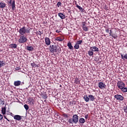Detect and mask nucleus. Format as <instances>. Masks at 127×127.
Instances as JSON below:
<instances>
[{"instance_id":"8","label":"nucleus","mask_w":127,"mask_h":127,"mask_svg":"<svg viewBox=\"0 0 127 127\" xmlns=\"http://www.w3.org/2000/svg\"><path fill=\"white\" fill-rule=\"evenodd\" d=\"M28 102H29V104H30V106H33L35 105V100L32 97H29L28 99Z\"/></svg>"},{"instance_id":"31","label":"nucleus","mask_w":127,"mask_h":127,"mask_svg":"<svg viewBox=\"0 0 127 127\" xmlns=\"http://www.w3.org/2000/svg\"><path fill=\"white\" fill-rule=\"evenodd\" d=\"M83 41L82 40H79V41H77V42H76L75 44L76 45H81V43H82Z\"/></svg>"},{"instance_id":"9","label":"nucleus","mask_w":127,"mask_h":127,"mask_svg":"<svg viewBox=\"0 0 127 127\" xmlns=\"http://www.w3.org/2000/svg\"><path fill=\"white\" fill-rule=\"evenodd\" d=\"M89 51L94 52H99V49L97 46H92L89 48Z\"/></svg>"},{"instance_id":"16","label":"nucleus","mask_w":127,"mask_h":127,"mask_svg":"<svg viewBox=\"0 0 127 127\" xmlns=\"http://www.w3.org/2000/svg\"><path fill=\"white\" fill-rule=\"evenodd\" d=\"M88 98L89 99V101H95V97H94V95H88Z\"/></svg>"},{"instance_id":"2","label":"nucleus","mask_w":127,"mask_h":127,"mask_svg":"<svg viewBox=\"0 0 127 127\" xmlns=\"http://www.w3.org/2000/svg\"><path fill=\"white\" fill-rule=\"evenodd\" d=\"M117 87L120 90H121L122 93L127 92V87H125V83L123 81H118L117 83Z\"/></svg>"},{"instance_id":"24","label":"nucleus","mask_w":127,"mask_h":127,"mask_svg":"<svg viewBox=\"0 0 127 127\" xmlns=\"http://www.w3.org/2000/svg\"><path fill=\"white\" fill-rule=\"evenodd\" d=\"M94 52V51L89 50L88 52V54L89 56V57H93Z\"/></svg>"},{"instance_id":"7","label":"nucleus","mask_w":127,"mask_h":127,"mask_svg":"<svg viewBox=\"0 0 127 127\" xmlns=\"http://www.w3.org/2000/svg\"><path fill=\"white\" fill-rule=\"evenodd\" d=\"M98 87L101 89H106V85L103 82H98Z\"/></svg>"},{"instance_id":"46","label":"nucleus","mask_w":127,"mask_h":127,"mask_svg":"<svg viewBox=\"0 0 127 127\" xmlns=\"http://www.w3.org/2000/svg\"><path fill=\"white\" fill-rule=\"evenodd\" d=\"M10 116H11V117H14L13 113H10Z\"/></svg>"},{"instance_id":"10","label":"nucleus","mask_w":127,"mask_h":127,"mask_svg":"<svg viewBox=\"0 0 127 127\" xmlns=\"http://www.w3.org/2000/svg\"><path fill=\"white\" fill-rule=\"evenodd\" d=\"M82 28L84 31H88V28L86 25V22H82Z\"/></svg>"},{"instance_id":"38","label":"nucleus","mask_w":127,"mask_h":127,"mask_svg":"<svg viewBox=\"0 0 127 127\" xmlns=\"http://www.w3.org/2000/svg\"><path fill=\"white\" fill-rule=\"evenodd\" d=\"M110 32H109V36H111L112 37H114V36L113 35V34H112V30H110Z\"/></svg>"},{"instance_id":"5","label":"nucleus","mask_w":127,"mask_h":127,"mask_svg":"<svg viewBox=\"0 0 127 127\" xmlns=\"http://www.w3.org/2000/svg\"><path fill=\"white\" fill-rule=\"evenodd\" d=\"M114 98L117 100V101H123L125 98L121 95L116 94L114 95Z\"/></svg>"},{"instance_id":"17","label":"nucleus","mask_w":127,"mask_h":127,"mask_svg":"<svg viewBox=\"0 0 127 127\" xmlns=\"http://www.w3.org/2000/svg\"><path fill=\"white\" fill-rule=\"evenodd\" d=\"M58 16L61 17V19H64V18H65V15L64 14H63V13H61V12L58 13Z\"/></svg>"},{"instance_id":"15","label":"nucleus","mask_w":127,"mask_h":127,"mask_svg":"<svg viewBox=\"0 0 127 127\" xmlns=\"http://www.w3.org/2000/svg\"><path fill=\"white\" fill-rule=\"evenodd\" d=\"M9 49H16L17 45L16 44H11L9 45Z\"/></svg>"},{"instance_id":"29","label":"nucleus","mask_w":127,"mask_h":127,"mask_svg":"<svg viewBox=\"0 0 127 127\" xmlns=\"http://www.w3.org/2000/svg\"><path fill=\"white\" fill-rule=\"evenodd\" d=\"M74 48L75 50H78L79 49V45L78 44H75L74 46Z\"/></svg>"},{"instance_id":"21","label":"nucleus","mask_w":127,"mask_h":127,"mask_svg":"<svg viewBox=\"0 0 127 127\" xmlns=\"http://www.w3.org/2000/svg\"><path fill=\"white\" fill-rule=\"evenodd\" d=\"M6 6V4L3 2H0V8H4Z\"/></svg>"},{"instance_id":"39","label":"nucleus","mask_w":127,"mask_h":127,"mask_svg":"<svg viewBox=\"0 0 127 127\" xmlns=\"http://www.w3.org/2000/svg\"><path fill=\"white\" fill-rule=\"evenodd\" d=\"M3 119V116L0 114V121L2 120Z\"/></svg>"},{"instance_id":"34","label":"nucleus","mask_w":127,"mask_h":127,"mask_svg":"<svg viewBox=\"0 0 127 127\" xmlns=\"http://www.w3.org/2000/svg\"><path fill=\"white\" fill-rule=\"evenodd\" d=\"M62 5V3H61V2H58L57 6L58 7H60V6H61Z\"/></svg>"},{"instance_id":"43","label":"nucleus","mask_w":127,"mask_h":127,"mask_svg":"<svg viewBox=\"0 0 127 127\" xmlns=\"http://www.w3.org/2000/svg\"><path fill=\"white\" fill-rule=\"evenodd\" d=\"M15 70H20V67H17L15 68Z\"/></svg>"},{"instance_id":"42","label":"nucleus","mask_w":127,"mask_h":127,"mask_svg":"<svg viewBox=\"0 0 127 127\" xmlns=\"http://www.w3.org/2000/svg\"><path fill=\"white\" fill-rule=\"evenodd\" d=\"M105 31H106V33H110V30H109V29H106Z\"/></svg>"},{"instance_id":"20","label":"nucleus","mask_w":127,"mask_h":127,"mask_svg":"<svg viewBox=\"0 0 127 127\" xmlns=\"http://www.w3.org/2000/svg\"><path fill=\"white\" fill-rule=\"evenodd\" d=\"M67 46H68L69 49L71 50H73L74 48L72 46L71 42H68V44H67Z\"/></svg>"},{"instance_id":"35","label":"nucleus","mask_w":127,"mask_h":127,"mask_svg":"<svg viewBox=\"0 0 127 127\" xmlns=\"http://www.w3.org/2000/svg\"><path fill=\"white\" fill-rule=\"evenodd\" d=\"M24 107L25 109H26V110H28V109H29V107H28V105L25 104Z\"/></svg>"},{"instance_id":"41","label":"nucleus","mask_w":127,"mask_h":127,"mask_svg":"<svg viewBox=\"0 0 127 127\" xmlns=\"http://www.w3.org/2000/svg\"><path fill=\"white\" fill-rule=\"evenodd\" d=\"M48 98V96H47V95H43V98L44 99H46Z\"/></svg>"},{"instance_id":"27","label":"nucleus","mask_w":127,"mask_h":127,"mask_svg":"<svg viewBox=\"0 0 127 127\" xmlns=\"http://www.w3.org/2000/svg\"><path fill=\"white\" fill-rule=\"evenodd\" d=\"M68 123L69 125H70V124L73 125V124H74V121L71 119H68Z\"/></svg>"},{"instance_id":"18","label":"nucleus","mask_w":127,"mask_h":127,"mask_svg":"<svg viewBox=\"0 0 127 127\" xmlns=\"http://www.w3.org/2000/svg\"><path fill=\"white\" fill-rule=\"evenodd\" d=\"M21 85V81H15V82H14V86L17 87L19 86H20Z\"/></svg>"},{"instance_id":"6","label":"nucleus","mask_w":127,"mask_h":127,"mask_svg":"<svg viewBox=\"0 0 127 127\" xmlns=\"http://www.w3.org/2000/svg\"><path fill=\"white\" fill-rule=\"evenodd\" d=\"M71 120H72V121H74V124H77L79 120V117L77 115H74L73 116H72V118L71 119Z\"/></svg>"},{"instance_id":"22","label":"nucleus","mask_w":127,"mask_h":127,"mask_svg":"<svg viewBox=\"0 0 127 127\" xmlns=\"http://www.w3.org/2000/svg\"><path fill=\"white\" fill-rule=\"evenodd\" d=\"M83 99H84V101L86 102H88L89 101H90V99H89V97H88V95H84V96L83 97Z\"/></svg>"},{"instance_id":"26","label":"nucleus","mask_w":127,"mask_h":127,"mask_svg":"<svg viewBox=\"0 0 127 127\" xmlns=\"http://www.w3.org/2000/svg\"><path fill=\"white\" fill-rule=\"evenodd\" d=\"M26 50L28 51H33L34 48L32 46H26Z\"/></svg>"},{"instance_id":"19","label":"nucleus","mask_w":127,"mask_h":127,"mask_svg":"<svg viewBox=\"0 0 127 127\" xmlns=\"http://www.w3.org/2000/svg\"><path fill=\"white\" fill-rule=\"evenodd\" d=\"M64 40V37H58L56 38V41H57L58 42H62Z\"/></svg>"},{"instance_id":"44","label":"nucleus","mask_w":127,"mask_h":127,"mask_svg":"<svg viewBox=\"0 0 127 127\" xmlns=\"http://www.w3.org/2000/svg\"><path fill=\"white\" fill-rule=\"evenodd\" d=\"M56 32L57 33H60V32H61V31H60L59 30H56Z\"/></svg>"},{"instance_id":"1","label":"nucleus","mask_w":127,"mask_h":127,"mask_svg":"<svg viewBox=\"0 0 127 127\" xmlns=\"http://www.w3.org/2000/svg\"><path fill=\"white\" fill-rule=\"evenodd\" d=\"M32 29L30 27L26 28L25 26L21 27L19 30V39H18V42L19 44H24L26 43L28 41L27 36L26 35V34H30V30Z\"/></svg>"},{"instance_id":"3","label":"nucleus","mask_w":127,"mask_h":127,"mask_svg":"<svg viewBox=\"0 0 127 127\" xmlns=\"http://www.w3.org/2000/svg\"><path fill=\"white\" fill-rule=\"evenodd\" d=\"M60 49H61V48H60V47L57 45H50V48H49L50 53L52 54H54V53H58Z\"/></svg>"},{"instance_id":"11","label":"nucleus","mask_w":127,"mask_h":127,"mask_svg":"<svg viewBox=\"0 0 127 127\" xmlns=\"http://www.w3.org/2000/svg\"><path fill=\"white\" fill-rule=\"evenodd\" d=\"M22 116H21L20 115H15L14 116L13 118H14V120H15L16 121H18L20 122V121L22 120Z\"/></svg>"},{"instance_id":"28","label":"nucleus","mask_w":127,"mask_h":127,"mask_svg":"<svg viewBox=\"0 0 127 127\" xmlns=\"http://www.w3.org/2000/svg\"><path fill=\"white\" fill-rule=\"evenodd\" d=\"M63 117L64 118H67L69 117V115L64 113L63 114Z\"/></svg>"},{"instance_id":"25","label":"nucleus","mask_w":127,"mask_h":127,"mask_svg":"<svg viewBox=\"0 0 127 127\" xmlns=\"http://www.w3.org/2000/svg\"><path fill=\"white\" fill-rule=\"evenodd\" d=\"M78 122H79L80 124H83L85 123V119L84 118H80L79 120H78Z\"/></svg>"},{"instance_id":"13","label":"nucleus","mask_w":127,"mask_h":127,"mask_svg":"<svg viewBox=\"0 0 127 127\" xmlns=\"http://www.w3.org/2000/svg\"><path fill=\"white\" fill-rule=\"evenodd\" d=\"M75 6L76 8H77L78 9V10H79L80 11H81V12L83 11V10H84V9L83 8V7H81L80 6H79V5H78V4L77 3V1H75Z\"/></svg>"},{"instance_id":"33","label":"nucleus","mask_w":127,"mask_h":127,"mask_svg":"<svg viewBox=\"0 0 127 127\" xmlns=\"http://www.w3.org/2000/svg\"><path fill=\"white\" fill-rule=\"evenodd\" d=\"M0 105H4V101L0 99Z\"/></svg>"},{"instance_id":"40","label":"nucleus","mask_w":127,"mask_h":127,"mask_svg":"<svg viewBox=\"0 0 127 127\" xmlns=\"http://www.w3.org/2000/svg\"><path fill=\"white\" fill-rule=\"evenodd\" d=\"M3 117H4V118L5 119H6L7 121H8V122H10V121L6 118V117L5 116V115H4Z\"/></svg>"},{"instance_id":"12","label":"nucleus","mask_w":127,"mask_h":127,"mask_svg":"<svg viewBox=\"0 0 127 127\" xmlns=\"http://www.w3.org/2000/svg\"><path fill=\"white\" fill-rule=\"evenodd\" d=\"M45 44H46L47 46H50L51 44V41H50V39L48 37H45Z\"/></svg>"},{"instance_id":"23","label":"nucleus","mask_w":127,"mask_h":127,"mask_svg":"<svg viewBox=\"0 0 127 127\" xmlns=\"http://www.w3.org/2000/svg\"><path fill=\"white\" fill-rule=\"evenodd\" d=\"M74 83L77 85L80 84V80L78 78L76 77L75 79L74 80Z\"/></svg>"},{"instance_id":"32","label":"nucleus","mask_w":127,"mask_h":127,"mask_svg":"<svg viewBox=\"0 0 127 127\" xmlns=\"http://www.w3.org/2000/svg\"><path fill=\"white\" fill-rule=\"evenodd\" d=\"M31 66L33 67H37V65L35 63V62H33V63L31 64Z\"/></svg>"},{"instance_id":"45","label":"nucleus","mask_w":127,"mask_h":127,"mask_svg":"<svg viewBox=\"0 0 127 127\" xmlns=\"http://www.w3.org/2000/svg\"><path fill=\"white\" fill-rule=\"evenodd\" d=\"M88 118V115H85V119H87Z\"/></svg>"},{"instance_id":"37","label":"nucleus","mask_w":127,"mask_h":127,"mask_svg":"<svg viewBox=\"0 0 127 127\" xmlns=\"http://www.w3.org/2000/svg\"><path fill=\"white\" fill-rule=\"evenodd\" d=\"M123 109H124V112L127 113V106L124 107Z\"/></svg>"},{"instance_id":"14","label":"nucleus","mask_w":127,"mask_h":127,"mask_svg":"<svg viewBox=\"0 0 127 127\" xmlns=\"http://www.w3.org/2000/svg\"><path fill=\"white\" fill-rule=\"evenodd\" d=\"M1 112L2 113V115L3 116L5 115V114H6V105H5L4 107H2L1 108Z\"/></svg>"},{"instance_id":"30","label":"nucleus","mask_w":127,"mask_h":127,"mask_svg":"<svg viewBox=\"0 0 127 127\" xmlns=\"http://www.w3.org/2000/svg\"><path fill=\"white\" fill-rule=\"evenodd\" d=\"M5 64L2 61H0V67H2L3 66H4Z\"/></svg>"},{"instance_id":"36","label":"nucleus","mask_w":127,"mask_h":127,"mask_svg":"<svg viewBox=\"0 0 127 127\" xmlns=\"http://www.w3.org/2000/svg\"><path fill=\"white\" fill-rule=\"evenodd\" d=\"M36 34H37V36H41V32L39 31V32H36Z\"/></svg>"},{"instance_id":"4","label":"nucleus","mask_w":127,"mask_h":127,"mask_svg":"<svg viewBox=\"0 0 127 127\" xmlns=\"http://www.w3.org/2000/svg\"><path fill=\"white\" fill-rule=\"evenodd\" d=\"M7 3L8 4V6L11 7L12 10L14 11L15 9V1L13 0H7Z\"/></svg>"}]
</instances>
